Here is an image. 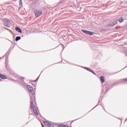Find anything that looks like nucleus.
Masks as SVG:
<instances>
[{
	"mask_svg": "<svg viewBox=\"0 0 127 127\" xmlns=\"http://www.w3.org/2000/svg\"><path fill=\"white\" fill-rule=\"evenodd\" d=\"M16 31H18L19 33H21L22 32L21 30H20V28L18 27H16Z\"/></svg>",
	"mask_w": 127,
	"mask_h": 127,
	"instance_id": "obj_6",
	"label": "nucleus"
},
{
	"mask_svg": "<svg viewBox=\"0 0 127 127\" xmlns=\"http://www.w3.org/2000/svg\"><path fill=\"white\" fill-rule=\"evenodd\" d=\"M82 32L85 34H88V35H94L95 34V33L86 30H82Z\"/></svg>",
	"mask_w": 127,
	"mask_h": 127,
	"instance_id": "obj_2",
	"label": "nucleus"
},
{
	"mask_svg": "<svg viewBox=\"0 0 127 127\" xmlns=\"http://www.w3.org/2000/svg\"><path fill=\"white\" fill-rule=\"evenodd\" d=\"M34 82H36V80H34Z\"/></svg>",
	"mask_w": 127,
	"mask_h": 127,
	"instance_id": "obj_17",
	"label": "nucleus"
},
{
	"mask_svg": "<svg viewBox=\"0 0 127 127\" xmlns=\"http://www.w3.org/2000/svg\"><path fill=\"white\" fill-rule=\"evenodd\" d=\"M35 14L36 17H39V16H40L42 14V12L38 10H35Z\"/></svg>",
	"mask_w": 127,
	"mask_h": 127,
	"instance_id": "obj_3",
	"label": "nucleus"
},
{
	"mask_svg": "<svg viewBox=\"0 0 127 127\" xmlns=\"http://www.w3.org/2000/svg\"><path fill=\"white\" fill-rule=\"evenodd\" d=\"M44 124L46 125L48 127H53V124L51 123H49L48 122L44 121Z\"/></svg>",
	"mask_w": 127,
	"mask_h": 127,
	"instance_id": "obj_4",
	"label": "nucleus"
},
{
	"mask_svg": "<svg viewBox=\"0 0 127 127\" xmlns=\"http://www.w3.org/2000/svg\"><path fill=\"white\" fill-rule=\"evenodd\" d=\"M5 26H8V27H10V21H8L7 22H5Z\"/></svg>",
	"mask_w": 127,
	"mask_h": 127,
	"instance_id": "obj_5",
	"label": "nucleus"
},
{
	"mask_svg": "<svg viewBox=\"0 0 127 127\" xmlns=\"http://www.w3.org/2000/svg\"><path fill=\"white\" fill-rule=\"evenodd\" d=\"M22 3L21 2V0H20V4H21Z\"/></svg>",
	"mask_w": 127,
	"mask_h": 127,
	"instance_id": "obj_13",
	"label": "nucleus"
},
{
	"mask_svg": "<svg viewBox=\"0 0 127 127\" xmlns=\"http://www.w3.org/2000/svg\"><path fill=\"white\" fill-rule=\"evenodd\" d=\"M42 127H44V125H43V124L42 123Z\"/></svg>",
	"mask_w": 127,
	"mask_h": 127,
	"instance_id": "obj_14",
	"label": "nucleus"
},
{
	"mask_svg": "<svg viewBox=\"0 0 127 127\" xmlns=\"http://www.w3.org/2000/svg\"><path fill=\"white\" fill-rule=\"evenodd\" d=\"M86 69L87 70H88V71H90V72H91V73H92L94 75H96V73L94 71L92 70L91 69H90L89 68H86Z\"/></svg>",
	"mask_w": 127,
	"mask_h": 127,
	"instance_id": "obj_10",
	"label": "nucleus"
},
{
	"mask_svg": "<svg viewBox=\"0 0 127 127\" xmlns=\"http://www.w3.org/2000/svg\"><path fill=\"white\" fill-rule=\"evenodd\" d=\"M34 102H35V97L34 96H31L30 108L33 109V112L36 116H38L39 110L37 107L34 106Z\"/></svg>",
	"mask_w": 127,
	"mask_h": 127,
	"instance_id": "obj_1",
	"label": "nucleus"
},
{
	"mask_svg": "<svg viewBox=\"0 0 127 127\" xmlns=\"http://www.w3.org/2000/svg\"><path fill=\"white\" fill-rule=\"evenodd\" d=\"M116 24H117V23H115V24H113V25H112V26H114V25H116Z\"/></svg>",
	"mask_w": 127,
	"mask_h": 127,
	"instance_id": "obj_15",
	"label": "nucleus"
},
{
	"mask_svg": "<svg viewBox=\"0 0 127 127\" xmlns=\"http://www.w3.org/2000/svg\"><path fill=\"white\" fill-rule=\"evenodd\" d=\"M27 88H28L29 91H30V92H33V91H32V87H31V86L28 85Z\"/></svg>",
	"mask_w": 127,
	"mask_h": 127,
	"instance_id": "obj_8",
	"label": "nucleus"
},
{
	"mask_svg": "<svg viewBox=\"0 0 127 127\" xmlns=\"http://www.w3.org/2000/svg\"><path fill=\"white\" fill-rule=\"evenodd\" d=\"M20 39H21L20 37L18 36V37H17L16 38L15 41H18V40H20Z\"/></svg>",
	"mask_w": 127,
	"mask_h": 127,
	"instance_id": "obj_11",
	"label": "nucleus"
},
{
	"mask_svg": "<svg viewBox=\"0 0 127 127\" xmlns=\"http://www.w3.org/2000/svg\"><path fill=\"white\" fill-rule=\"evenodd\" d=\"M119 21H120V22H123V21H124V19H123V18H120L119 19Z\"/></svg>",
	"mask_w": 127,
	"mask_h": 127,
	"instance_id": "obj_12",
	"label": "nucleus"
},
{
	"mask_svg": "<svg viewBox=\"0 0 127 127\" xmlns=\"http://www.w3.org/2000/svg\"><path fill=\"white\" fill-rule=\"evenodd\" d=\"M100 80L102 83H105V77L104 76H101Z\"/></svg>",
	"mask_w": 127,
	"mask_h": 127,
	"instance_id": "obj_7",
	"label": "nucleus"
},
{
	"mask_svg": "<svg viewBox=\"0 0 127 127\" xmlns=\"http://www.w3.org/2000/svg\"><path fill=\"white\" fill-rule=\"evenodd\" d=\"M0 78H1V79H6V77L2 74H0Z\"/></svg>",
	"mask_w": 127,
	"mask_h": 127,
	"instance_id": "obj_9",
	"label": "nucleus"
},
{
	"mask_svg": "<svg viewBox=\"0 0 127 127\" xmlns=\"http://www.w3.org/2000/svg\"><path fill=\"white\" fill-rule=\"evenodd\" d=\"M125 81H127V78L125 79Z\"/></svg>",
	"mask_w": 127,
	"mask_h": 127,
	"instance_id": "obj_16",
	"label": "nucleus"
}]
</instances>
